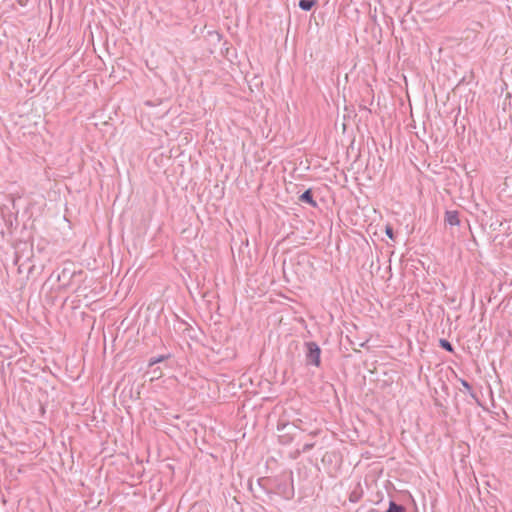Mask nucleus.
<instances>
[{
    "mask_svg": "<svg viewBox=\"0 0 512 512\" xmlns=\"http://www.w3.org/2000/svg\"><path fill=\"white\" fill-rule=\"evenodd\" d=\"M190 512H209L206 504H194Z\"/></svg>",
    "mask_w": 512,
    "mask_h": 512,
    "instance_id": "nucleus-11",
    "label": "nucleus"
},
{
    "mask_svg": "<svg viewBox=\"0 0 512 512\" xmlns=\"http://www.w3.org/2000/svg\"><path fill=\"white\" fill-rule=\"evenodd\" d=\"M385 233L386 235L390 238V239H394V231H393V228L391 226H386L385 228Z\"/></svg>",
    "mask_w": 512,
    "mask_h": 512,
    "instance_id": "nucleus-13",
    "label": "nucleus"
},
{
    "mask_svg": "<svg viewBox=\"0 0 512 512\" xmlns=\"http://www.w3.org/2000/svg\"><path fill=\"white\" fill-rule=\"evenodd\" d=\"M315 446V443H306L303 445L302 450L300 452L305 453L313 449Z\"/></svg>",
    "mask_w": 512,
    "mask_h": 512,
    "instance_id": "nucleus-12",
    "label": "nucleus"
},
{
    "mask_svg": "<svg viewBox=\"0 0 512 512\" xmlns=\"http://www.w3.org/2000/svg\"><path fill=\"white\" fill-rule=\"evenodd\" d=\"M317 3V0H299L298 6L303 11H310Z\"/></svg>",
    "mask_w": 512,
    "mask_h": 512,
    "instance_id": "nucleus-6",
    "label": "nucleus"
},
{
    "mask_svg": "<svg viewBox=\"0 0 512 512\" xmlns=\"http://www.w3.org/2000/svg\"><path fill=\"white\" fill-rule=\"evenodd\" d=\"M445 222L450 226H458L460 224L458 211H456V210L446 211Z\"/></svg>",
    "mask_w": 512,
    "mask_h": 512,
    "instance_id": "nucleus-4",
    "label": "nucleus"
},
{
    "mask_svg": "<svg viewBox=\"0 0 512 512\" xmlns=\"http://www.w3.org/2000/svg\"><path fill=\"white\" fill-rule=\"evenodd\" d=\"M439 346L447 352L452 353L454 351L453 345L447 339H440Z\"/></svg>",
    "mask_w": 512,
    "mask_h": 512,
    "instance_id": "nucleus-9",
    "label": "nucleus"
},
{
    "mask_svg": "<svg viewBox=\"0 0 512 512\" xmlns=\"http://www.w3.org/2000/svg\"><path fill=\"white\" fill-rule=\"evenodd\" d=\"M459 382H460V383H461V385H462V386H463V387L468 391V393L470 394V396H471L473 399L477 400V396H476V394L473 392V390H472V387H471L470 383H469L467 380L462 379V378H460V379H459Z\"/></svg>",
    "mask_w": 512,
    "mask_h": 512,
    "instance_id": "nucleus-10",
    "label": "nucleus"
},
{
    "mask_svg": "<svg viewBox=\"0 0 512 512\" xmlns=\"http://www.w3.org/2000/svg\"><path fill=\"white\" fill-rule=\"evenodd\" d=\"M171 357L170 354H165V355H159V356H156V357H151L149 360H148V367H152L158 363H161L167 359H169Z\"/></svg>",
    "mask_w": 512,
    "mask_h": 512,
    "instance_id": "nucleus-7",
    "label": "nucleus"
},
{
    "mask_svg": "<svg viewBox=\"0 0 512 512\" xmlns=\"http://www.w3.org/2000/svg\"><path fill=\"white\" fill-rule=\"evenodd\" d=\"M297 426L288 422H279L277 424V431L280 432L278 436L279 443L282 445H289L294 440V430Z\"/></svg>",
    "mask_w": 512,
    "mask_h": 512,
    "instance_id": "nucleus-2",
    "label": "nucleus"
},
{
    "mask_svg": "<svg viewBox=\"0 0 512 512\" xmlns=\"http://www.w3.org/2000/svg\"><path fill=\"white\" fill-rule=\"evenodd\" d=\"M299 200L303 203L309 204L311 207H317V202L313 198L312 190H305L300 196Z\"/></svg>",
    "mask_w": 512,
    "mask_h": 512,
    "instance_id": "nucleus-5",
    "label": "nucleus"
},
{
    "mask_svg": "<svg viewBox=\"0 0 512 512\" xmlns=\"http://www.w3.org/2000/svg\"><path fill=\"white\" fill-rule=\"evenodd\" d=\"M75 275V271L69 268H63L60 272L57 273V281L61 283V286L67 287L70 285L73 276Z\"/></svg>",
    "mask_w": 512,
    "mask_h": 512,
    "instance_id": "nucleus-3",
    "label": "nucleus"
},
{
    "mask_svg": "<svg viewBox=\"0 0 512 512\" xmlns=\"http://www.w3.org/2000/svg\"><path fill=\"white\" fill-rule=\"evenodd\" d=\"M320 355L321 349L316 342L310 341L305 343V358L308 365L319 367L321 363Z\"/></svg>",
    "mask_w": 512,
    "mask_h": 512,
    "instance_id": "nucleus-1",
    "label": "nucleus"
},
{
    "mask_svg": "<svg viewBox=\"0 0 512 512\" xmlns=\"http://www.w3.org/2000/svg\"><path fill=\"white\" fill-rule=\"evenodd\" d=\"M405 511H406V509L403 505L397 504L394 501H390L388 509L384 512H405Z\"/></svg>",
    "mask_w": 512,
    "mask_h": 512,
    "instance_id": "nucleus-8",
    "label": "nucleus"
}]
</instances>
